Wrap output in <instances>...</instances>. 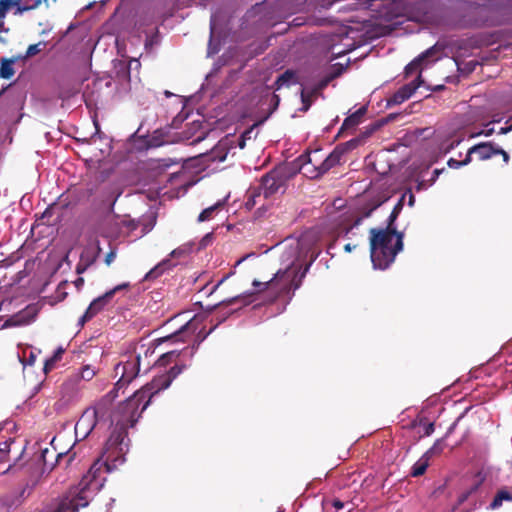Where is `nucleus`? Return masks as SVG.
<instances>
[{"instance_id": "nucleus-57", "label": "nucleus", "mask_w": 512, "mask_h": 512, "mask_svg": "<svg viewBox=\"0 0 512 512\" xmlns=\"http://www.w3.org/2000/svg\"><path fill=\"white\" fill-rule=\"evenodd\" d=\"M0 459L1 462H4V464H6L8 462V455H6V453L4 452H0Z\"/></svg>"}, {"instance_id": "nucleus-25", "label": "nucleus", "mask_w": 512, "mask_h": 512, "mask_svg": "<svg viewBox=\"0 0 512 512\" xmlns=\"http://www.w3.org/2000/svg\"><path fill=\"white\" fill-rule=\"evenodd\" d=\"M45 46H46V42L45 41H40V42H38L36 44H31V45L28 46L25 55L22 56L21 58L22 59L31 58V57L39 54Z\"/></svg>"}, {"instance_id": "nucleus-64", "label": "nucleus", "mask_w": 512, "mask_h": 512, "mask_svg": "<svg viewBox=\"0 0 512 512\" xmlns=\"http://www.w3.org/2000/svg\"><path fill=\"white\" fill-rule=\"evenodd\" d=\"M184 352H189V353H190V355H192V349L190 350L189 348H185V349H184Z\"/></svg>"}, {"instance_id": "nucleus-28", "label": "nucleus", "mask_w": 512, "mask_h": 512, "mask_svg": "<svg viewBox=\"0 0 512 512\" xmlns=\"http://www.w3.org/2000/svg\"><path fill=\"white\" fill-rule=\"evenodd\" d=\"M95 374H96V372H95L94 368H92L89 365H85L81 369L80 377L85 381H89L95 376Z\"/></svg>"}, {"instance_id": "nucleus-50", "label": "nucleus", "mask_w": 512, "mask_h": 512, "mask_svg": "<svg viewBox=\"0 0 512 512\" xmlns=\"http://www.w3.org/2000/svg\"><path fill=\"white\" fill-rule=\"evenodd\" d=\"M494 133V129L493 128H490V129H485L479 133H477L476 135H485V136H491L492 134Z\"/></svg>"}, {"instance_id": "nucleus-9", "label": "nucleus", "mask_w": 512, "mask_h": 512, "mask_svg": "<svg viewBox=\"0 0 512 512\" xmlns=\"http://www.w3.org/2000/svg\"><path fill=\"white\" fill-rule=\"evenodd\" d=\"M129 287L128 283L119 284L113 289L107 291L103 295L94 299L84 313L85 319H92L99 312H101L108 304L111 303L116 292L124 290Z\"/></svg>"}, {"instance_id": "nucleus-6", "label": "nucleus", "mask_w": 512, "mask_h": 512, "mask_svg": "<svg viewBox=\"0 0 512 512\" xmlns=\"http://www.w3.org/2000/svg\"><path fill=\"white\" fill-rule=\"evenodd\" d=\"M174 351L176 354H178V356L169 359L168 363L166 364L167 366L168 364L175 362L174 366H172L166 373L155 376L151 382L144 385L145 387L149 388L153 396L157 395L160 391L167 389L171 385L172 381L186 368V365L178 364L176 362L177 358L181 355L182 352H177L176 350Z\"/></svg>"}, {"instance_id": "nucleus-32", "label": "nucleus", "mask_w": 512, "mask_h": 512, "mask_svg": "<svg viewBox=\"0 0 512 512\" xmlns=\"http://www.w3.org/2000/svg\"><path fill=\"white\" fill-rule=\"evenodd\" d=\"M261 195V192L257 189L250 190L248 199H247V206H254L256 204V197H259Z\"/></svg>"}, {"instance_id": "nucleus-60", "label": "nucleus", "mask_w": 512, "mask_h": 512, "mask_svg": "<svg viewBox=\"0 0 512 512\" xmlns=\"http://www.w3.org/2000/svg\"><path fill=\"white\" fill-rule=\"evenodd\" d=\"M426 184L424 182H419L417 185V190L420 191L421 189L425 188Z\"/></svg>"}, {"instance_id": "nucleus-63", "label": "nucleus", "mask_w": 512, "mask_h": 512, "mask_svg": "<svg viewBox=\"0 0 512 512\" xmlns=\"http://www.w3.org/2000/svg\"><path fill=\"white\" fill-rule=\"evenodd\" d=\"M247 257H249V255H247V256H245V257H243V258H241V259L237 260L236 265H239V264H240L242 261H244Z\"/></svg>"}, {"instance_id": "nucleus-15", "label": "nucleus", "mask_w": 512, "mask_h": 512, "mask_svg": "<svg viewBox=\"0 0 512 512\" xmlns=\"http://www.w3.org/2000/svg\"><path fill=\"white\" fill-rule=\"evenodd\" d=\"M367 112V107L362 106L358 110H356L354 113L349 115L347 118L344 119L342 126L340 127V130L338 132V135H341L345 130L353 129L357 125H359L362 122V118Z\"/></svg>"}, {"instance_id": "nucleus-37", "label": "nucleus", "mask_w": 512, "mask_h": 512, "mask_svg": "<svg viewBox=\"0 0 512 512\" xmlns=\"http://www.w3.org/2000/svg\"><path fill=\"white\" fill-rule=\"evenodd\" d=\"M242 297L240 295L238 296H235V297H232L228 300H223L221 301L219 304H217L215 307H218V306H221V305H230V304H233V303H236L238 302Z\"/></svg>"}, {"instance_id": "nucleus-36", "label": "nucleus", "mask_w": 512, "mask_h": 512, "mask_svg": "<svg viewBox=\"0 0 512 512\" xmlns=\"http://www.w3.org/2000/svg\"><path fill=\"white\" fill-rule=\"evenodd\" d=\"M14 442L13 439H9L2 443V447H0V452L6 453V455H9L10 452V445Z\"/></svg>"}, {"instance_id": "nucleus-51", "label": "nucleus", "mask_w": 512, "mask_h": 512, "mask_svg": "<svg viewBox=\"0 0 512 512\" xmlns=\"http://www.w3.org/2000/svg\"><path fill=\"white\" fill-rule=\"evenodd\" d=\"M510 131H512V124H511L510 126H508V127H502V128L499 130L498 134H507V133H509Z\"/></svg>"}, {"instance_id": "nucleus-3", "label": "nucleus", "mask_w": 512, "mask_h": 512, "mask_svg": "<svg viewBox=\"0 0 512 512\" xmlns=\"http://www.w3.org/2000/svg\"><path fill=\"white\" fill-rule=\"evenodd\" d=\"M140 350H143L144 357H142L141 351L134 354H130L127 360L118 364L115 368L116 374H121L118 385L129 384L141 371V367H144V372H147L152 365L157 364L159 367H166L168 360L178 356L175 351H169L162 354L157 360H151L150 357L155 353V348H145L144 345L140 346Z\"/></svg>"}, {"instance_id": "nucleus-21", "label": "nucleus", "mask_w": 512, "mask_h": 512, "mask_svg": "<svg viewBox=\"0 0 512 512\" xmlns=\"http://www.w3.org/2000/svg\"><path fill=\"white\" fill-rule=\"evenodd\" d=\"M14 62L15 59H1L0 78L10 79L14 75L15 71L12 67Z\"/></svg>"}, {"instance_id": "nucleus-31", "label": "nucleus", "mask_w": 512, "mask_h": 512, "mask_svg": "<svg viewBox=\"0 0 512 512\" xmlns=\"http://www.w3.org/2000/svg\"><path fill=\"white\" fill-rule=\"evenodd\" d=\"M32 491V486H25L23 487L20 492L18 493V499L17 501H13L11 504H19L22 502L23 499H25Z\"/></svg>"}, {"instance_id": "nucleus-17", "label": "nucleus", "mask_w": 512, "mask_h": 512, "mask_svg": "<svg viewBox=\"0 0 512 512\" xmlns=\"http://www.w3.org/2000/svg\"><path fill=\"white\" fill-rule=\"evenodd\" d=\"M433 53V49L430 48L426 50L424 53L416 57L413 61H411L405 67L406 76L412 75L414 72L418 71L421 67V64L424 60H426Z\"/></svg>"}, {"instance_id": "nucleus-46", "label": "nucleus", "mask_w": 512, "mask_h": 512, "mask_svg": "<svg viewBox=\"0 0 512 512\" xmlns=\"http://www.w3.org/2000/svg\"><path fill=\"white\" fill-rule=\"evenodd\" d=\"M460 143V140H453L445 149V153H448L452 149H454L456 146H458Z\"/></svg>"}, {"instance_id": "nucleus-38", "label": "nucleus", "mask_w": 512, "mask_h": 512, "mask_svg": "<svg viewBox=\"0 0 512 512\" xmlns=\"http://www.w3.org/2000/svg\"><path fill=\"white\" fill-rule=\"evenodd\" d=\"M356 145H357V140L353 139V140H350V141H348V142H346L344 144H341L339 146L341 148H343L345 150V152H346L347 150L355 148Z\"/></svg>"}, {"instance_id": "nucleus-42", "label": "nucleus", "mask_w": 512, "mask_h": 512, "mask_svg": "<svg viewBox=\"0 0 512 512\" xmlns=\"http://www.w3.org/2000/svg\"><path fill=\"white\" fill-rule=\"evenodd\" d=\"M55 364L56 362H52L51 358L47 359L44 364V372L48 373L49 371H51L54 368Z\"/></svg>"}, {"instance_id": "nucleus-53", "label": "nucleus", "mask_w": 512, "mask_h": 512, "mask_svg": "<svg viewBox=\"0 0 512 512\" xmlns=\"http://www.w3.org/2000/svg\"><path fill=\"white\" fill-rule=\"evenodd\" d=\"M228 277L229 275H225L224 277H222V279L219 280L218 283L213 287L212 292L215 291L222 283H224Z\"/></svg>"}, {"instance_id": "nucleus-48", "label": "nucleus", "mask_w": 512, "mask_h": 512, "mask_svg": "<svg viewBox=\"0 0 512 512\" xmlns=\"http://www.w3.org/2000/svg\"><path fill=\"white\" fill-rule=\"evenodd\" d=\"M246 134H249V132H245L244 134H242L238 140V146L240 149H243L245 147V144H246L245 135Z\"/></svg>"}, {"instance_id": "nucleus-12", "label": "nucleus", "mask_w": 512, "mask_h": 512, "mask_svg": "<svg viewBox=\"0 0 512 512\" xmlns=\"http://www.w3.org/2000/svg\"><path fill=\"white\" fill-rule=\"evenodd\" d=\"M37 308L34 305H28L23 310L10 316L4 323L5 327H16L28 325L34 321L37 315Z\"/></svg>"}, {"instance_id": "nucleus-39", "label": "nucleus", "mask_w": 512, "mask_h": 512, "mask_svg": "<svg viewBox=\"0 0 512 512\" xmlns=\"http://www.w3.org/2000/svg\"><path fill=\"white\" fill-rule=\"evenodd\" d=\"M448 166L453 169H459L463 167V164H461V161H458L454 158H450L447 162Z\"/></svg>"}, {"instance_id": "nucleus-10", "label": "nucleus", "mask_w": 512, "mask_h": 512, "mask_svg": "<svg viewBox=\"0 0 512 512\" xmlns=\"http://www.w3.org/2000/svg\"><path fill=\"white\" fill-rule=\"evenodd\" d=\"M382 203V200L377 199L365 204L360 209L361 214L355 216L352 220V223H348V220H344L339 224V234H343L345 237H347L354 227L359 226L363 219L370 217L373 211H375Z\"/></svg>"}, {"instance_id": "nucleus-19", "label": "nucleus", "mask_w": 512, "mask_h": 512, "mask_svg": "<svg viewBox=\"0 0 512 512\" xmlns=\"http://www.w3.org/2000/svg\"><path fill=\"white\" fill-rule=\"evenodd\" d=\"M295 79V72L293 70H286L284 73L279 75L274 82L275 90L281 89L283 86H289ZM296 81H294L295 83Z\"/></svg>"}, {"instance_id": "nucleus-52", "label": "nucleus", "mask_w": 512, "mask_h": 512, "mask_svg": "<svg viewBox=\"0 0 512 512\" xmlns=\"http://www.w3.org/2000/svg\"><path fill=\"white\" fill-rule=\"evenodd\" d=\"M333 506H334L337 510H339V509H342V508H343L344 503H343V502H341L340 500L336 499V500H334V501H333Z\"/></svg>"}, {"instance_id": "nucleus-24", "label": "nucleus", "mask_w": 512, "mask_h": 512, "mask_svg": "<svg viewBox=\"0 0 512 512\" xmlns=\"http://www.w3.org/2000/svg\"><path fill=\"white\" fill-rule=\"evenodd\" d=\"M504 500L512 501V493H510L507 490L498 491L491 503L492 508H497L501 506Z\"/></svg>"}, {"instance_id": "nucleus-20", "label": "nucleus", "mask_w": 512, "mask_h": 512, "mask_svg": "<svg viewBox=\"0 0 512 512\" xmlns=\"http://www.w3.org/2000/svg\"><path fill=\"white\" fill-rule=\"evenodd\" d=\"M172 267V264L170 263V260L166 259L160 262L158 265H156L153 269H151L145 276L146 280H152L158 278L160 275L163 274V272Z\"/></svg>"}, {"instance_id": "nucleus-30", "label": "nucleus", "mask_w": 512, "mask_h": 512, "mask_svg": "<svg viewBox=\"0 0 512 512\" xmlns=\"http://www.w3.org/2000/svg\"><path fill=\"white\" fill-rule=\"evenodd\" d=\"M312 94H313V92L306 93L305 91H302L301 100L303 103V108H302L303 111H307L310 108L311 102H312L311 101Z\"/></svg>"}, {"instance_id": "nucleus-7", "label": "nucleus", "mask_w": 512, "mask_h": 512, "mask_svg": "<svg viewBox=\"0 0 512 512\" xmlns=\"http://www.w3.org/2000/svg\"><path fill=\"white\" fill-rule=\"evenodd\" d=\"M311 263L307 264L301 272L299 279H296L297 273L291 271L290 268L279 270L274 274L273 286L277 287L279 293H288L291 289L296 290L301 286L303 278L306 276Z\"/></svg>"}, {"instance_id": "nucleus-62", "label": "nucleus", "mask_w": 512, "mask_h": 512, "mask_svg": "<svg viewBox=\"0 0 512 512\" xmlns=\"http://www.w3.org/2000/svg\"><path fill=\"white\" fill-rule=\"evenodd\" d=\"M90 470H93V467H90ZM90 473H91V471H89V473L87 475L88 476V481L92 482V480L94 479V476H91Z\"/></svg>"}, {"instance_id": "nucleus-59", "label": "nucleus", "mask_w": 512, "mask_h": 512, "mask_svg": "<svg viewBox=\"0 0 512 512\" xmlns=\"http://www.w3.org/2000/svg\"><path fill=\"white\" fill-rule=\"evenodd\" d=\"M93 253H98V256L100 255L101 247L99 241L96 242V251H94Z\"/></svg>"}, {"instance_id": "nucleus-35", "label": "nucleus", "mask_w": 512, "mask_h": 512, "mask_svg": "<svg viewBox=\"0 0 512 512\" xmlns=\"http://www.w3.org/2000/svg\"><path fill=\"white\" fill-rule=\"evenodd\" d=\"M496 151L497 152H495V155H501L502 158H503L504 163L508 164V162L510 160L509 154L505 150L500 148L499 146H496Z\"/></svg>"}, {"instance_id": "nucleus-14", "label": "nucleus", "mask_w": 512, "mask_h": 512, "mask_svg": "<svg viewBox=\"0 0 512 512\" xmlns=\"http://www.w3.org/2000/svg\"><path fill=\"white\" fill-rule=\"evenodd\" d=\"M496 144L494 142H481L470 148V153H475L479 160L485 161L495 155Z\"/></svg>"}, {"instance_id": "nucleus-2", "label": "nucleus", "mask_w": 512, "mask_h": 512, "mask_svg": "<svg viewBox=\"0 0 512 512\" xmlns=\"http://www.w3.org/2000/svg\"><path fill=\"white\" fill-rule=\"evenodd\" d=\"M369 233L371 261L375 268L385 270L403 250L404 234L390 228H371Z\"/></svg>"}, {"instance_id": "nucleus-40", "label": "nucleus", "mask_w": 512, "mask_h": 512, "mask_svg": "<svg viewBox=\"0 0 512 512\" xmlns=\"http://www.w3.org/2000/svg\"><path fill=\"white\" fill-rule=\"evenodd\" d=\"M63 353H64V349H63V348H61V347H59V348L55 351L54 355H53L52 357H50V358H51V361H52V362H57V361H59V360L61 359V357H62V354H63Z\"/></svg>"}, {"instance_id": "nucleus-8", "label": "nucleus", "mask_w": 512, "mask_h": 512, "mask_svg": "<svg viewBox=\"0 0 512 512\" xmlns=\"http://www.w3.org/2000/svg\"><path fill=\"white\" fill-rule=\"evenodd\" d=\"M91 481H88V476H84L79 483L80 491L72 498H64L58 505V512H77L79 508L88 506L89 500L86 495V490L89 489Z\"/></svg>"}, {"instance_id": "nucleus-47", "label": "nucleus", "mask_w": 512, "mask_h": 512, "mask_svg": "<svg viewBox=\"0 0 512 512\" xmlns=\"http://www.w3.org/2000/svg\"><path fill=\"white\" fill-rule=\"evenodd\" d=\"M472 154L473 153H470V149H469L466 154L465 159L461 161V164H463V166L468 165L472 161V158H471Z\"/></svg>"}, {"instance_id": "nucleus-61", "label": "nucleus", "mask_w": 512, "mask_h": 512, "mask_svg": "<svg viewBox=\"0 0 512 512\" xmlns=\"http://www.w3.org/2000/svg\"><path fill=\"white\" fill-rule=\"evenodd\" d=\"M89 320H90V319H85V318H84V315H83V316L80 318V320H79V324H80L81 326H83V325H84L87 321H89Z\"/></svg>"}, {"instance_id": "nucleus-34", "label": "nucleus", "mask_w": 512, "mask_h": 512, "mask_svg": "<svg viewBox=\"0 0 512 512\" xmlns=\"http://www.w3.org/2000/svg\"><path fill=\"white\" fill-rule=\"evenodd\" d=\"M116 258V249L112 248L105 256V263L106 265H110L114 259Z\"/></svg>"}, {"instance_id": "nucleus-33", "label": "nucleus", "mask_w": 512, "mask_h": 512, "mask_svg": "<svg viewBox=\"0 0 512 512\" xmlns=\"http://www.w3.org/2000/svg\"><path fill=\"white\" fill-rule=\"evenodd\" d=\"M341 73V70L339 69L337 72H334L332 73L331 75H329L328 77H326L325 79H323L320 84H319V88L322 89L324 87H326L328 85V83L334 79L335 77L339 76Z\"/></svg>"}, {"instance_id": "nucleus-45", "label": "nucleus", "mask_w": 512, "mask_h": 512, "mask_svg": "<svg viewBox=\"0 0 512 512\" xmlns=\"http://www.w3.org/2000/svg\"><path fill=\"white\" fill-rule=\"evenodd\" d=\"M280 98L277 94H273L271 97V103L273 105V109H276L279 105Z\"/></svg>"}, {"instance_id": "nucleus-49", "label": "nucleus", "mask_w": 512, "mask_h": 512, "mask_svg": "<svg viewBox=\"0 0 512 512\" xmlns=\"http://www.w3.org/2000/svg\"><path fill=\"white\" fill-rule=\"evenodd\" d=\"M405 194H406V195H407V194L409 195L408 205H409V206H413V205H414V202H415V196H414V194L411 192V190H408Z\"/></svg>"}, {"instance_id": "nucleus-55", "label": "nucleus", "mask_w": 512, "mask_h": 512, "mask_svg": "<svg viewBox=\"0 0 512 512\" xmlns=\"http://www.w3.org/2000/svg\"><path fill=\"white\" fill-rule=\"evenodd\" d=\"M308 158V161L307 162H303V166L304 168H307L308 164L312 162L311 158L309 155H302L299 160L302 161L304 158Z\"/></svg>"}, {"instance_id": "nucleus-1", "label": "nucleus", "mask_w": 512, "mask_h": 512, "mask_svg": "<svg viewBox=\"0 0 512 512\" xmlns=\"http://www.w3.org/2000/svg\"><path fill=\"white\" fill-rule=\"evenodd\" d=\"M153 397L149 388L143 386L127 400L121 402L110 414V421L114 425V429L106 441L102 453V458L107 465L109 462L124 461L125 447L127 446L124 440L127 437V430L137 423Z\"/></svg>"}, {"instance_id": "nucleus-58", "label": "nucleus", "mask_w": 512, "mask_h": 512, "mask_svg": "<svg viewBox=\"0 0 512 512\" xmlns=\"http://www.w3.org/2000/svg\"><path fill=\"white\" fill-rule=\"evenodd\" d=\"M83 283H84V279H83V278H81V277H79V278L75 281V285H76L77 287L82 286V285H83Z\"/></svg>"}, {"instance_id": "nucleus-22", "label": "nucleus", "mask_w": 512, "mask_h": 512, "mask_svg": "<svg viewBox=\"0 0 512 512\" xmlns=\"http://www.w3.org/2000/svg\"><path fill=\"white\" fill-rule=\"evenodd\" d=\"M224 206L223 201H218L214 205L205 208L198 216L199 222L208 221L213 218L216 211H218L220 208Z\"/></svg>"}, {"instance_id": "nucleus-13", "label": "nucleus", "mask_w": 512, "mask_h": 512, "mask_svg": "<svg viewBox=\"0 0 512 512\" xmlns=\"http://www.w3.org/2000/svg\"><path fill=\"white\" fill-rule=\"evenodd\" d=\"M345 150L340 146H337L322 162L319 166H314L315 174L311 177H319L327 173L331 168L338 165Z\"/></svg>"}, {"instance_id": "nucleus-5", "label": "nucleus", "mask_w": 512, "mask_h": 512, "mask_svg": "<svg viewBox=\"0 0 512 512\" xmlns=\"http://www.w3.org/2000/svg\"><path fill=\"white\" fill-rule=\"evenodd\" d=\"M107 413L108 409L102 402L87 408L75 425L76 433L81 431L84 436L89 435L99 422L106 420Z\"/></svg>"}, {"instance_id": "nucleus-43", "label": "nucleus", "mask_w": 512, "mask_h": 512, "mask_svg": "<svg viewBox=\"0 0 512 512\" xmlns=\"http://www.w3.org/2000/svg\"><path fill=\"white\" fill-rule=\"evenodd\" d=\"M434 432V423H427L424 427V434L426 436L431 435Z\"/></svg>"}, {"instance_id": "nucleus-18", "label": "nucleus", "mask_w": 512, "mask_h": 512, "mask_svg": "<svg viewBox=\"0 0 512 512\" xmlns=\"http://www.w3.org/2000/svg\"><path fill=\"white\" fill-rule=\"evenodd\" d=\"M405 197H406V194H403L401 196V198L398 200V202L396 203V205L394 206L391 214L388 217L386 228H390L391 230H396V228L394 227V223L404 206Z\"/></svg>"}, {"instance_id": "nucleus-23", "label": "nucleus", "mask_w": 512, "mask_h": 512, "mask_svg": "<svg viewBox=\"0 0 512 512\" xmlns=\"http://www.w3.org/2000/svg\"><path fill=\"white\" fill-rule=\"evenodd\" d=\"M198 328L195 320H191L187 322L184 326H182L177 332H175L173 335H171L170 339H175L176 341L182 339V336L187 332L194 333L196 329Z\"/></svg>"}, {"instance_id": "nucleus-29", "label": "nucleus", "mask_w": 512, "mask_h": 512, "mask_svg": "<svg viewBox=\"0 0 512 512\" xmlns=\"http://www.w3.org/2000/svg\"><path fill=\"white\" fill-rule=\"evenodd\" d=\"M252 285L258 289V291H265L267 290L268 288L272 287L273 286V280H268V281H265V282H260L258 280H254Z\"/></svg>"}, {"instance_id": "nucleus-4", "label": "nucleus", "mask_w": 512, "mask_h": 512, "mask_svg": "<svg viewBox=\"0 0 512 512\" xmlns=\"http://www.w3.org/2000/svg\"><path fill=\"white\" fill-rule=\"evenodd\" d=\"M295 173L288 165L277 166L261 178L258 190L265 198L272 197L280 191L284 192L287 181Z\"/></svg>"}, {"instance_id": "nucleus-41", "label": "nucleus", "mask_w": 512, "mask_h": 512, "mask_svg": "<svg viewBox=\"0 0 512 512\" xmlns=\"http://www.w3.org/2000/svg\"><path fill=\"white\" fill-rule=\"evenodd\" d=\"M88 266H86L85 262H82L81 260L76 265V273L82 274L87 270Z\"/></svg>"}, {"instance_id": "nucleus-27", "label": "nucleus", "mask_w": 512, "mask_h": 512, "mask_svg": "<svg viewBox=\"0 0 512 512\" xmlns=\"http://www.w3.org/2000/svg\"><path fill=\"white\" fill-rule=\"evenodd\" d=\"M485 479L486 474H484L482 471L476 473V475L474 476V483L470 488L469 493L475 492L479 488V486L485 481Z\"/></svg>"}, {"instance_id": "nucleus-56", "label": "nucleus", "mask_w": 512, "mask_h": 512, "mask_svg": "<svg viewBox=\"0 0 512 512\" xmlns=\"http://www.w3.org/2000/svg\"><path fill=\"white\" fill-rule=\"evenodd\" d=\"M182 253H183V251H182V250H180V249H175V250H173V251L171 252V254H170V255H171L172 257H178V256L182 255Z\"/></svg>"}, {"instance_id": "nucleus-11", "label": "nucleus", "mask_w": 512, "mask_h": 512, "mask_svg": "<svg viewBox=\"0 0 512 512\" xmlns=\"http://www.w3.org/2000/svg\"><path fill=\"white\" fill-rule=\"evenodd\" d=\"M422 84L421 75L412 82L400 87L387 101L388 106L399 105L408 100Z\"/></svg>"}, {"instance_id": "nucleus-44", "label": "nucleus", "mask_w": 512, "mask_h": 512, "mask_svg": "<svg viewBox=\"0 0 512 512\" xmlns=\"http://www.w3.org/2000/svg\"><path fill=\"white\" fill-rule=\"evenodd\" d=\"M442 172H443V169H435L433 171V175H432L431 179L429 180V185H432L436 181V179L438 178L440 173H442Z\"/></svg>"}, {"instance_id": "nucleus-16", "label": "nucleus", "mask_w": 512, "mask_h": 512, "mask_svg": "<svg viewBox=\"0 0 512 512\" xmlns=\"http://www.w3.org/2000/svg\"><path fill=\"white\" fill-rule=\"evenodd\" d=\"M441 449L437 448L435 444L429 451H427L412 467L411 476L419 477L423 475L429 466V454L440 452Z\"/></svg>"}, {"instance_id": "nucleus-54", "label": "nucleus", "mask_w": 512, "mask_h": 512, "mask_svg": "<svg viewBox=\"0 0 512 512\" xmlns=\"http://www.w3.org/2000/svg\"><path fill=\"white\" fill-rule=\"evenodd\" d=\"M356 247H357V245H356V244L352 245V244L348 243V244H346V245L344 246V250H345V252H351V251H352V250H354Z\"/></svg>"}, {"instance_id": "nucleus-26", "label": "nucleus", "mask_w": 512, "mask_h": 512, "mask_svg": "<svg viewBox=\"0 0 512 512\" xmlns=\"http://www.w3.org/2000/svg\"><path fill=\"white\" fill-rule=\"evenodd\" d=\"M98 258V253H93L89 249H86L81 253L80 260L85 262L86 266L90 267L93 265Z\"/></svg>"}]
</instances>
